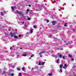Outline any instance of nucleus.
Wrapping results in <instances>:
<instances>
[{"label": "nucleus", "instance_id": "0eeeda50", "mask_svg": "<svg viewBox=\"0 0 76 76\" xmlns=\"http://www.w3.org/2000/svg\"><path fill=\"white\" fill-rule=\"evenodd\" d=\"M17 13H18V14H19V15H21L22 14V13L20 12H18Z\"/></svg>", "mask_w": 76, "mask_h": 76}, {"label": "nucleus", "instance_id": "2f4dec72", "mask_svg": "<svg viewBox=\"0 0 76 76\" xmlns=\"http://www.w3.org/2000/svg\"><path fill=\"white\" fill-rule=\"evenodd\" d=\"M66 25H67V23H65V24L64 25L65 26H66Z\"/></svg>", "mask_w": 76, "mask_h": 76}, {"label": "nucleus", "instance_id": "1a4fd4ad", "mask_svg": "<svg viewBox=\"0 0 76 76\" xmlns=\"http://www.w3.org/2000/svg\"><path fill=\"white\" fill-rule=\"evenodd\" d=\"M11 9L12 10H13V11L14 10V7L13 6L11 7Z\"/></svg>", "mask_w": 76, "mask_h": 76}, {"label": "nucleus", "instance_id": "c756f323", "mask_svg": "<svg viewBox=\"0 0 76 76\" xmlns=\"http://www.w3.org/2000/svg\"><path fill=\"white\" fill-rule=\"evenodd\" d=\"M34 56V54H32V56H31V57H33V56Z\"/></svg>", "mask_w": 76, "mask_h": 76}, {"label": "nucleus", "instance_id": "473e14b6", "mask_svg": "<svg viewBox=\"0 0 76 76\" xmlns=\"http://www.w3.org/2000/svg\"><path fill=\"white\" fill-rule=\"evenodd\" d=\"M49 20H47V22H49Z\"/></svg>", "mask_w": 76, "mask_h": 76}, {"label": "nucleus", "instance_id": "4be33fe9", "mask_svg": "<svg viewBox=\"0 0 76 76\" xmlns=\"http://www.w3.org/2000/svg\"><path fill=\"white\" fill-rule=\"evenodd\" d=\"M26 12H29V9H27L26 10Z\"/></svg>", "mask_w": 76, "mask_h": 76}, {"label": "nucleus", "instance_id": "4468645a", "mask_svg": "<svg viewBox=\"0 0 76 76\" xmlns=\"http://www.w3.org/2000/svg\"><path fill=\"white\" fill-rule=\"evenodd\" d=\"M32 32H33V30L31 29L30 32L31 34H32Z\"/></svg>", "mask_w": 76, "mask_h": 76}, {"label": "nucleus", "instance_id": "6e6552de", "mask_svg": "<svg viewBox=\"0 0 76 76\" xmlns=\"http://www.w3.org/2000/svg\"><path fill=\"white\" fill-rule=\"evenodd\" d=\"M63 65H62V64H61L60 65V68H62V67H63Z\"/></svg>", "mask_w": 76, "mask_h": 76}, {"label": "nucleus", "instance_id": "680f3d73", "mask_svg": "<svg viewBox=\"0 0 76 76\" xmlns=\"http://www.w3.org/2000/svg\"><path fill=\"white\" fill-rule=\"evenodd\" d=\"M26 1H27V0H25Z\"/></svg>", "mask_w": 76, "mask_h": 76}, {"label": "nucleus", "instance_id": "37998d69", "mask_svg": "<svg viewBox=\"0 0 76 76\" xmlns=\"http://www.w3.org/2000/svg\"><path fill=\"white\" fill-rule=\"evenodd\" d=\"M20 50H22V48L21 47L20 48Z\"/></svg>", "mask_w": 76, "mask_h": 76}, {"label": "nucleus", "instance_id": "de8ad7c7", "mask_svg": "<svg viewBox=\"0 0 76 76\" xmlns=\"http://www.w3.org/2000/svg\"><path fill=\"white\" fill-rule=\"evenodd\" d=\"M36 2H38V0H36Z\"/></svg>", "mask_w": 76, "mask_h": 76}, {"label": "nucleus", "instance_id": "c9c22d12", "mask_svg": "<svg viewBox=\"0 0 76 76\" xmlns=\"http://www.w3.org/2000/svg\"><path fill=\"white\" fill-rule=\"evenodd\" d=\"M28 6L29 7H31V5L30 4H29L28 5Z\"/></svg>", "mask_w": 76, "mask_h": 76}, {"label": "nucleus", "instance_id": "9d476101", "mask_svg": "<svg viewBox=\"0 0 76 76\" xmlns=\"http://www.w3.org/2000/svg\"><path fill=\"white\" fill-rule=\"evenodd\" d=\"M68 56H69V57H70V58H72V56L70 55V54H69Z\"/></svg>", "mask_w": 76, "mask_h": 76}, {"label": "nucleus", "instance_id": "6ab92c4d", "mask_svg": "<svg viewBox=\"0 0 76 76\" xmlns=\"http://www.w3.org/2000/svg\"><path fill=\"white\" fill-rule=\"evenodd\" d=\"M44 64H45V62H42V65H44Z\"/></svg>", "mask_w": 76, "mask_h": 76}, {"label": "nucleus", "instance_id": "603ef678", "mask_svg": "<svg viewBox=\"0 0 76 76\" xmlns=\"http://www.w3.org/2000/svg\"><path fill=\"white\" fill-rule=\"evenodd\" d=\"M28 12H26V14H28Z\"/></svg>", "mask_w": 76, "mask_h": 76}, {"label": "nucleus", "instance_id": "c85d7f7f", "mask_svg": "<svg viewBox=\"0 0 76 76\" xmlns=\"http://www.w3.org/2000/svg\"><path fill=\"white\" fill-rule=\"evenodd\" d=\"M33 27L34 28H36V26H35V25H34L33 26Z\"/></svg>", "mask_w": 76, "mask_h": 76}, {"label": "nucleus", "instance_id": "ddd939ff", "mask_svg": "<svg viewBox=\"0 0 76 76\" xmlns=\"http://www.w3.org/2000/svg\"><path fill=\"white\" fill-rule=\"evenodd\" d=\"M23 56H24V57H25V56H26V54H24L23 55Z\"/></svg>", "mask_w": 76, "mask_h": 76}, {"label": "nucleus", "instance_id": "a18cd8bd", "mask_svg": "<svg viewBox=\"0 0 76 76\" xmlns=\"http://www.w3.org/2000/svg\"><path fill=\"white\" fill-rule=\"evenodd\" d=\"M40 57H42V55L40 56Z\"/></svg>", "mask_w": 76, "mask_h": 76}, {"label": "nucleus", "instance_id": "3c124183", "mask_svg": "<svg viewBox=\"0 0 76 76\" xmlns=\"http://www.w3.org/2000/svg\"><path fill=\"white\" fill-rule=\"evenodd\" d=\"M74 6V5H73V4L72 5V6Z\"/></svg>", "mask_w": 76, "mask_h": 76}, {"label": "nucleus", "instance_id": "7ed1b4c3", "mask_svg": "<svg viewBox=\"0 0 76 76\" xmlns=\"http://www.w3.org/2000/svg\"><path fill=\"white\" fill-rule=\"evenodd\" d=\"M45 53V51H41L39 53V55H41V54H42V53Z\"/></svg>", "mask_w": 76, "mask_h": 76}, {"label": "nucleus", "instance_id": "72a5a7b5", "mask_svg": "<svg viewBox=\"0 0 76 76\" xmlns=\"http://www.w3.org/2000/svg\"><path fill=\"white\" fill-rule=\"evenodd\" d=\"M60 71H61V72H62L63 71L61 70V69L60 70Z\"/></svg>", "mask_w": 76, "mask_h": 76}, {"label": "nucleus", "instance_id": "49530a36", "mask_svg": "<svg viewBox=\"0 0 76 76\" xmlns=\"http://www.w3.org/2000/svg\"><path fill=\"white\" fill-rule=\"evenodd\" d=\"M23 24H24V22H23L22 23Z\"/></svg>", "mask_w": 76, "mask_h": 76}, {"label": "nucleus", "instance_id": "79ce46f5", "mask_svg": "<svg viewBox=\"0 0 76 76\" xmlns=\"http://www.w3.org/2000/svg\"><path fill=\"white\" fill-rule=\"evenodd\" d=\"M32 70H34V68H32Z\"/></svg>", "mask_w": 76, "mask_h": 76}, {"label": "nucleus", "instance_id": "864d4df0", "mask_svg": "<svg viewBox=\"0 0 76 76\" xmlns=\"http://www.w3.org/2000/svg\"><path fill=\"white\" fill-rule=\"evenodd\" d=\"M66 45H68V44L66 43Z\"/></svg>", "mask_w": 76, "mask_h": 76}, {"label": "nucleus", "instance_id": "39448f33", "mask_svg": "<svg viewBox=\"0 0 76 76\" xmlns=\"http://www.w3.org/2000/svg\"><path fill=\"white\" fill-rule=\"evenodd\" d=\"M37 72H41V69H37Z\"/></svg>", "mask_w": 76, "mask_h": 76}, {"label": "nucleus", "instance_id": "bb28decb", "mask_svg": "<svg viewBox=\"0 0 76 76\" xmlns=\"http://www.w3.org/2000/svg\"><path fill=\"white\" fill-rule=\"evenodd\" d=\"M60 58H61L62 57V55H60Z\"/></svg>", "mask_w": 76, "mask_h": 76}, {"label": "nucleus", "instance_id": "09e8293b", "mask_svg": "<svg viewBox=\"0 0 76 76\" xmlns=\"http://www.w3.org/2000/svg\"><path fill=\"white\" fill-rule=\"evenodd\" d=\"M56 38H53V39H56Z\"/></svg>", "mask_w": 76, "mask_h": 76}, {"label": "nucleus", "instance_id": "9b49d317", "mask_svg": "<svg viewBox=\"0 0 76 76\" xmlns=\"http://www.w3.org/2000/svg\"><path fill=\"white\" fill-rule=\"evenodd\" d=\"M5 73H6V72L5 71H4V72L2 73V75H4Z\"/></svg>", "mask_w": 76, "mask_h": 76}, {"label": "nucleus", "instance_id": "f8f14e48", "mask_svg": "<svg viewBox=\"0 0 76 76\" xmlns=\"http://www.w3.org/2000/svg\"><path fill=\"white\" fill-rule=\"evenodd\" d=\"M58 61H59V59H58L57 60V63H59V62H58Z\"/></svg>", "mask_w": 76, "mask_h": 76}, {"label": "nucleus", "instance_id": "58836bf2", "mask_svg": "<svg viewBox=\"0 0 76 76\" xmlns=\"http://www.w3.org/2000/svg\"><path fill=\"white\" fill-rule=\"evenodd\" d=\"M75 30H76V29H73V31H75Z\"/></svg>", "mask_w": 76, "mask_h": 76}, {"label": "nucleus", "instance_id": "a211bd4d", "mask_svg": "<svg viewBox=\"0 0 76 76\" xmlns=\"http://www.w3.org/2000/svg\"><path fill=\"white\" fill-rule=\"evenodd\" d=\"M63 57V60H65V59H66V58H65V57H64V56H63L62 57Z\"/></svg>", "mask_w": 76, "mask_h": 76}, {"label": "nucleus", "instance_id": "e2e57ef3", "mask_svg": "<svg viewBox=\"0 0 76 76\" xmlns=\"http://www.w3.org/2000/svg\"><path fill=\"white\" fill-rule=\"evenodd\" d=\"M69 76H70L69 75Z\"/></svg>", "mask_w": 76, "mask_h": 76}, {"label": "nucleus", "instance_id": "20e7f679", "mask_svg": "<svg viewBox=\"0 0 76 76\" xmlns=\"http://www.w3.org/2000/svg\"><path fill=\"white\" fill-rule=\"evenodd\" d=\"M24 27H25V28H27V27H28V26L27 25V23H25L24 26Z\"/></svg>", "mask_w": 76, "mask_h": 76}, {"label": "nucleus", "instance_id": "f257e3e1", "mask_svg": "<svg viewBox=\"0 0 76 76\" xmlns=\"http://www.w3.org/2000/svg\"><path fill=\"white\" fill-rule=\"evenodd\" d=\"M10 34L11 35V37H13V36H14V35H16V33H14L12 34V33L10 32Z\"/></svg>", "mask_w": 76, "mask_h": 76}, {"label": "nucleus", "instance_id": "ea45409f", "mask_svg": "<svg viewBox=\"0 0 76 76\" xmlns=\"http://www.w3.org/2000/svg\"><path fill=\"white\" fill-rule=\"evenodd\" d=\"M63 68H64V69H65V66H63Z\"/></svg>", "mask_w": 76, "mask_h": 76}, {"label": "nucleus", "instance_id": "5701e85b", "mask_svg": "<svg viewBox=\"0 0 76 76\" xmlns=\"http://www.w3.org/2000/svg\"><path fill=\"white\" fill-rule=\"evenodd\" d=\"M21 36H21V35H20H20H19L18 36V37H21Z\"/></svg>", "mask_w": 76, "mask_h": 76}, {"label": "nucleus", "instance_id": "b1692460", "mask_svg": "<svg viewBox=\"0 0 76 76\" xmlns=\"http://www.w3.org/2000/svg\"><path fill=\"white\" fill-rule=\"evenodd\" d=\"M1 15L2 16H3V13L2 12H1Z\"/></svg>", "mask_w": 76, "mask_h": 76}, {"label": "nucleus", "instance_id": "052dcab7", "mask_svg": "<svg viewBox=\"0 0 76 76\" xmlns=\"http://www.w3.org/2000/svg\"><path fill=\"white\" fill-rule=\"evenodd\" d=\"M5 35H7V34H6V33H5Z\"/></svg>", "mask_w": 76, "mask_h": 76}, {"label": "nucleus", "instance_id": "aec40b11", "mask_svg": "<svg viewBox=\"0 0 76 76\" xmlns=\"http://www.w3.org/2000/svg\"><path fill=\"white\" fill-rule=\"evenodd\" d=\"M17 70H18L19 71L20 70V69H19V68H17Z\"/></svg>", "mask_w": 76, "mask_h": 76}, {"label": "nucleus", "instance_id": "e433bc0d", "mask_svg": "<svg viewBox=\"0 0 76 76\" xmlns=\"http://www.w3.org/2000/svg\"><path fill=\"white\" fill-rule=\"evenodd\" d=\"M71 60H72V61H73V60H74V59L72 58L71 59Z\"/></svg>", "mask_w": 76, "mask_h": 76}, {"label": "nucleus", "instance_id": "5fc2aeb1", "mask_svg": "<svg viewBox=\"0 0 76 76\" xmlns=\"http://www.w3.org/2000/svg\"><path fill=\"white\" fill-rule=\"evenodd\" d=\"M51 36H52V35H50V37H51Z\"/></svg>", "mask_w": 76, "mask_h": 76}, {"label": "nucleus", "instance_id": "bf43d9fd", "mask_svg": "<svg viewBox=\"0 0 76 76\" xmlns=\"http://www.w3.org/2000/svg\"><path fill=\"white\" fill-rule=\"evenodd\" d=\"M56 58H57V57H55Z\"/></svg>", "mask_w": 76, "mask_h": 76}, {"label": "nucleus", "instance_id": "8fccbe9b", "mask_svg": "<svg viewBox=\"0 0 76 76\" xmlns=\"http://www.w3.org/2000/svg\"><path fill=\"white\" fill-rule=\"evenodd\" d=\"M64 42H65V43H66V42L64 41Z\"/></svg>", "mask_w": 76, "mask_h": 76}, {"label": "nucleus", "instance_id": "7c9ffc66", "mask_svg": "<svg viewBox=\"0 0 76 76\" xmlns=\"http://www.w3.org/2000/svg\"><path fill=\"white\" fill-rule=\"evenodd\" d=\"M64 66H65V67H67V66H66V64H64Z\"/></svg>", "mask_w": 76, "mask_h": 76}, {"label": "nucleus", "instance_id": "a19ab883", "mask_svg": "<svg viewBox=\"0 0 76 76\" xmlns=\"http://www.w3.org/2000/svg\"><path fill=\"white\" fill-rule=\"evenodd\" d=\"M14 7V8H16V7L15 6H14V7Z\"/></svg>", "mask_w": 76, "mask_h": 76}, {"label": "nucleus", "instance_id": "4c0bfd02", "mask_svg": "<svg viewBox=\"0 0 76 76\" xmlns=\"http://www.w3.org/2000/svg\"><path fill=\"white\" fill-rule=\"evenodd\" d=\"M12 68H14L15 67V66H12Z\"/></svg>", "mask_w": 76, "mask_h": 76}, {"label": "nucleus", "instance_id": "412c9836", "mask_svg": "<svg viewBox=\"0 0 76 76\" xmlns=\"http://www.w3.org/2000/svg\"><path fill=\"white\" fill-rule=\"evenodd\" d=\"M11 76H14V74L13 73H12L11 74Z\"/></svg>", "mask_w": 76, "mask_h": 76}, {"label": "nucleus", "instance_id": "f3484780", "mask_svg": "<svg viewBox=\"0 0 76 76\" xmlns=\"http://www.w3.org/2000/svg\"><path fill=\"white\" fill-rule=\"evenodd\" d=\"M15 38H18V36H16V35H14Z\"/></svg>", "mask_w": 76, "mask_h": 76}, {"label": "nucleus", "instance_id": "a878e982", "mask_svg": "<svg viewBox=\"0 0 76 76\" xmlns=\"http://www.w3.org/2000/svg\"><path fill=\"white\" fill-rule=\"evenodd\" d=\"M30 11L31 12V14H32V12H33V10H31Z\"/></svg>", "mask_w": 76, "mask_h": 76}, {"label": "nucleus", "instance_id": "2eb2a0df", "mask_svg": "<svg viewBox=\"0 0 76 76\" xmlns=\"http://www.w3.org/2000/svg\"><path fill=\"white\" fill-rule=\"evenodd\" d=\"M18 76H22V74L20 73H19Z\"/></svg>", "mask_w": 76, "mask_h": 76}, {"label": "nucleus", "instance_id": "cd10ccee", "mask_svg": "<svg viewBox=\"0 0 76 76\" xmlns=\"http://www.w3.org/2000/svg\"><path fill=\"white\" fill-rule=\"evenodd\" d=\"M28 20H31V18H28Z\"/></svg>", "mask_w": 76, "mask_h": 76}, {"label": "nucleus", "instance_id": "f704fd0d", "mask_svg": "<svg viewBox=\"0 0 76 76\" xmlns=\"http://www.w3.org/2000/svg\"><path fill=\"white\" fill-rule=\"evenodd\" d=\"M12 47H11L10 48V50H12Z\"/></svg>", "mask_w": 76, "mask_h": 76}, {"label": "nucleus", "instance_id": "4d7b16f0", "mask_svg": "<svg viewBox=\"0 0 76 76\" xmlns=\"http://www.w3.org/2000/svg\"><path fill=\"white\" fill-rule=\"evenodd\" d=\"M74 67H76V66H74Z\"/></svg>", "mask_w": 76, "mask_h": 76}, {"label": "nucleus", "instance_id": "c03bdc74", "mask_svg": "<svg viewBox=\"0 0 76 76\" xmlns=\"http://www.w3.org/2000/svg\"><path fill=\"white\" fill-rule=\"evenodd\" d=\"M29 59H31V57H30Z\"/></svg>", "mask_w": 76, "mask_h": 76}, {"label": "nucleus", "instance_id": "6e6d98bb", "mask_svg": "<svg viewBox=\"0 0 76 76\" xmlns=\"http://www.w3.org/2000/svg\"><path fill=\"white\" fill-rule=\"evenodd\" d=\"M22 16H23V15Z\"/></svg>", "mask_w": 76, "mask_h": 76}, {"label": "nucleus", "instance_id": "13d9d810", "mask_svg": "<svg viewBox=\"0 0 76 76\" xmlns=\"http://www.w3.org/2000/svg\"><path fill=\"white\" fill-rule=\"evenodd\" d=\"M26 19V18H24V19Z\"/></svg>", "mask_w": 76, "mask_h": 76}, {"label": "nucleus", "instance_id": "393cba45", "mask_svg": "<svg viewBox=\"0 0 76 76\" xmlns=\"http://www.w3.org/2000/svg\"><path fill=\"white\" fill-rule=\"evenodd\" d=\"M41 62H39V65H41Z\"/></svg>", "mask_w": 76, "mask_h": 76}, {"label": "nucleus", "instance_id": "f03ea898", "mask_svg": "<svg viewBox=\"0 0 76 76\" xmlns=\"http://www.w3.org/2000/svg\"><path fill=\"white\" fill-rule=\"evenodd\" d=\"M52 23L53 25H55L56 23V21H52Z\"/></svg>", "mask_w": 76, "mask_h": 76}, {"label": "nucleus", "instance_id": "dca6fc26", "mask_svg": "<svg viewBox=\"0 0 76 76\" xmlns=\"http://www.w3.org/2000/svg\"><path fill=\"white\" fill-rule=\"evenodd\" d=\"M25 69V67H23L22 69V70L23 71H25V69Z\"/></svg>", "mask_w": 76, "mask_h": 76}, {"label": "nucleus", "instance_id": "423d86ee", "mask_svg": "<svg viewBox=\"0 0 76 76\" xmlns=\"http://www.w3.org/2000/svg\"><path fill=\"white\" fill-rule=\"evenodd\" d=\"M52 75H53V73L48 74V75L50 76H51Z\"/></svg>", "mask_w": 76, "mask_h": 76}]
</instances>
